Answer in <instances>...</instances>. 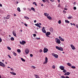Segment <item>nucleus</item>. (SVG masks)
Listing matches in <instances>:
<instances>
[{
    "label": "nucleus",
    "instance_id": "obj_31",
    "mask_svg": "<svg viewBox=\"0 0 78 78\" xmlns=\"http://www.w3.org/2000/svg\"><path fill=\"white\" fill-rule=\"evenodd\" d=\"M7 49H8V50H11V48L8 46L7 47Z\"/></svg>",
    "mask_w": 78,
    "mask_h": 78
},
{
    "label": "nucleus",
    "instance_id": "obj_52",
    "mask_svg": "<svg viewBox=\"0 0 78 78\" xmlns=\"http://www.w3.org/2000/svg\"><path fill=\"white\" fill-rule=\"evenodd\" d=\"M8 56L9 58H11V57L9 55H8Z\"/></svg>",
    "mask_w": 78,
    "mask_h": 78
},
{
    "label": "nucleus",
    "instance_id": "obj_59",
    "mask_svg": "<svg viewBox=\"0 0 78 78\" xmlns=\"http://www.w3.org/2000/svg\"><path fill=\"white\" fill-rule=\"evenodd\" d=\"M34 23H36V20H35L34 21Z\"/></svg>",
    "mask_w": 78,
    "mask_h": 78
},
{
    "label": "nucleus",
    "instance_id": "obj_42",
    "mask_svg": "<svg viewBox=\"0 0 78 78\" xmlns=\"http://www.w3.org/2000/svg\"><path fill=\"white\" fill-rule=\"evenodd\" d=\"M73 9L74 10H76V7H73Z\"/></svg>",
    "mask_w": 78,
    "mask_h": 78
},
{
    "label": "nucleus",
    "instance_id": "obj_14",
    "mask_svg": "<svg viewBox=\"0 0 78 78\" xmlns=\"http://www.w3.org/2000/svg\"><path fill=\"white\" fill-rule=\"evenodd\" d=\"M35 25H36V26H37L38 27H39V28H41V26L39 24V23H37V24H35Z\"/></svg>",
    "mask_w": 78,
    "mask_h": 78
},
{
    "label": "nucleus",
    "instance_id": "obj_36",
    "mask_svg": "<svg viewBox=\"0 0 78 78\" xmlns=\"http://www.w3.org/2000/svg\"><path fill=\"white\" fill-rule=\"evenodd\" d=\"M58 23L59 24H61V20H59L58 21Z\"/></svg>",
    "mask_w": 78,
    "mask_h": 78
},
{
    "label": "nucleus",
    "instance_id": "obj_12",
    "mask_svg": "<svg viewBox=\"0 0 78 78\" xmlns=\"http://www.w3.org/2000/svg\"><path fill=\"white\" fill-rule=\"evenodd\" d=\"M59 38L60 40L61 41H64V39H63L62 38V37H61L59 36Z\"/></svg>",
    "mask_w": 78,
    "mask_h": 78
},
{
    "label": "nucleus",
    "instance_id": "obj_21",
    "mask_svg": "<svg viewBox=\"0 0 78 78\" xmlns=\"http://www.w3.org/2000/svg\"><path fill=\"white\" fill-rule=\"evenodd\" d=\"M65 21L66 23H70V22H69V21H68L67 20H65Z\"/></svg>",
    "mask_w": 78,
    "mask_h": 78
},
{
    "label": "nucleus",
    "instance_id": "obj_58",
    "mask_svg": "<svg viewBox=\"0 0 78 78\" xmlns=\"http://www.w3.org/2000/svg\"><path fill=\"white\" fill-rule=\"evenodd\" d=\"M16 16V15L15 14H14V16L15 17Z\"/></svg>",
    "mask_w": 78,
    "mask_h": 78
},
{
    "label": "nucleus",
    "instance_id": "obj_15",
    "mask_svg": "<svg viewBox=\"0 0 78 78\" xmlns=\"http://www.w3.org/2000/svg\"><path fill=\"white\" fill-rule=\"evenodd\" d=\"M10 73L12 74V75H16V73L14 72H10Z\"/></svg>",
    "mask_w": 78,
    "mask_h": 78
},
{
    "label": "nucleus",
    "instance_id": "obj_18",
    "mask_svg": "<svg viewBox=\"0 0 78 78\" xmlns=\"http://www.w3.org/2000/svg\"><path fill=\"white\" fill-rule=\"evenodd\" d=\"M44 14L45 16H46V17H48V14L47 13H44Z\"/></svg>",
    "mask_w": 78,
    "mask_h": 78
},
{
    "label": "nucleus",
    "instance_id": "obj_7",
    "mask_svg": "<svg viewBox=\"0 0 78 78\" xmlns=\"http://www.w3.org/2000/svg\"><path fill=\"white\" fill-rule=\"evenodd\" d=\"M12 34L14 36H15V37H16V31L13 30L12 31Z\"/></svg>",
    "mask_w": 78,
    "mask_h": 78
},
{
    "label": "nucleus",
    "instance_id": "obj_53",
    "mask_svg": "<svg viewBox=\"0 0 78 78\" xmlns=\"http://www.w3.org/2000/svg\"><path fill=\"white\" fill-rule=\"evenodd\" d=\"M50 30L51 31H53V28L51 29Z\"/></svg>",
    "mask_w": 78,
    "mask_h": 78
},
{
    "label": "nucleus",
    "instance_id": "obj_54",
    "mask_svg": "<svg viewBox=\"0 0 78 78\" xmlns=\"http://www.w3.org/2000/svg\"><path fill=\"white\" fill-rule=\"evenodd\" d=\"M64 10H67V8H66V7H65L64 9Z\"/></svg>",
    "mask_w": 78,
    "mask_h": 78
},
{
    "label": "nucleus",
    "instance_id": "obj_61",
    "mask_svg": "<svg viewBox=\"0 0 78 78\" xmlns=\"http://www.w3.org/2000/svg\"><path fill=\"white\" fill-rule=\"evenodd\" d=\"M52 56H54V53H52Z\"/></svg>",
    "mask_w": 78,
    "mask_h": 78
},
{
    "label": "nucleus",
    "instance_id": "obj_37",
    "mask_svg": "<svg viewBox=\"0 0 78 78\" xmlns=\"http://www.w3.org/2000/svg\"><path fill=\"white\" fill-rule=\"evenodd\" d=\"M27 9H28V10L29 11H31V9L29 8H28Z\"/></svg>",
    "mask_w": 78,
    "mask_h": 78
},
{
    "label": "nucleus",
    "instance_id": "obj_19",
    "mask_svg": "<svg viewBox=\"0 0 78 78\" xmlns=\"http://www.w3.org/2000/svg\"><path fill=\"white\" fill-rule=\"evenodd\" d=\"M67 64L68 66L70 67L72 66V64L70 63H68Z\"/></svg>",
    "mask_w": 78,
    "mask_h": 78
},
{
    "label": "nucleus",
    "instance_id": "obj_24",
    "mask_svg": "<svg viewBox=\"0 0 78 78\" xmlns=\"http://www.w3.org/2000/svg\"><path fill=\"white\" fill-rule=\"evenodd\" d=\"M45 61L48 62V58L47 57H45Z\"/></svg>",
    "mask_w": 78,
    "mask_h": 78
},
{
    "label": "nucleus",
    "instance_id": "obj_49",
    "mask_svg": "<svg viewBox=\"0 0 78 78\" xmlns=\"http://www.w3.org/2000/svg\"><path fill=\"white\" fill-rule=\"evenodd\" d=\"M24 25H25V26H26V27H27L28 26V25L25 23H24Z\"/></svg>",
    "mask_w": 78,
    "mask_h": 78
},
{
    "label": "nucleus",
    "instance_id": "obj_41",
    "mask_svg": "<svg viewBox=\"0 0 78 78\" xmlns=\"http://www.w3.org/2000/svg\"><path fill=\"white\" fill-rule=\"evenodd\" d=\"M47 62H47L45 61V62H44L43 64H47Z\"/></svg>",
    "mask_w": 78,
    "mask_h": 78
},
{
    "label": "nucleus",
    "instance_id": "obj_51",
    "mask_svg": "<svg viewBox=\"0 0 78 78\" xmlns=\"http://www.w3.org/2000/svg\"><path fill=\"white\" fill-rule=\"evenodd\" d=\"M63 13H66V11H65V10H63Z\"/></svg>",
    "mask_w": 78,
    "mask_h": 78
},
{
    "label": "nucleus",
    "instance_id": "obj_55",
    "mask_svg": "<svg viewBox=\"0 0 78 78\" xmlns=\"http://www.w3.org/2000/svg\"><path fill=\"white\" fill-rule=\"evenodd\" d=\"M15 3H16V4H18V3H19V2L16 1V2H15Z\"/></svg>",
    "mask_w": 78,
    "mask_h": 78
},
{
    "label": "nucleus",
    "instance_id": "obj_34",
    "mask_svg": "<svg viewBox=\"0 0 78 78\" xmlns=\"http://www.w3.org/2000/svg\"><path fill=\"white\" fill-rule=\"evenodd\" d=\"M63 70V72L64 73H66V72H67V71L66 69H64V70Z\"/></svg>",
    "mask_w": 78,
    "mask_h": 78
},
{
    "label": "nucleus",
    "instance_id": "obj_13",
    "mask_svg": "<svg viewBox=\"0 0 78 78\" xmlns=\"http://www.w3.org/2000/svg\"><path fill=\"white\" fill-rule=\"evenodd\" d=\"M20 43L21 44H22V45H23V44H26V42H25V41H22V42L21 41H20Z\"/></svg>",
    "mask_w": 78,
    "mask_h": 78
},
{
    "label": "nucleus",
    "instance_id": "obj_45",
    "mask_svg": "<svg viewBox=\"0 0 78 78\" xmlns=\"http://www.w3.org/2000/svg\"><path fill=\"white\" fill-rule=\"evenodd\" d=\"M2 42V38L0 37V42Z\"/></svg>",
    "mask_w": 78,
    "mask_h": 78
},
{
    "label": "nucleus",
    "instance_id": "obj_6",
    "mask_svg": "<svg viewBox=\"0 0 78 78\" xmlns=\"http://www.w3.org/2000/svg\"><path fill=\"white\" fill-rule=\"evenodd\" d=\"M48 51V49L46 48H44V53H47Z\"/></svg>",
    "mask_w": 78,
    "mask_h": 78
},
{
    "label": "nucleus",
    "instance_id": "obj_25",
    "mask_svg": "<svg viewBox=\"0 0 78 78\" xmlns=\"http://www.w3.org/2000/svg\"><path fill=\"white\" fill-rule=\"evenodd\" d=\"M48 19L49 20H51V17L50 16H48L47 17Z\"/></svg>",
    "mask_w": 78,
    "mask_h": 78
},
{
    "label": "nucleus",
    "instance_id": "obj_56",
    "mask_svg": "<svg viewBox=\"0 0 78 78\" xmlns=\"http://www.w3.org/2000/svg\"><path fill=\"white\" fill-rule=\"evenodd\" d=\"M0 6H1V7H2V5L1 3H0Z\"/></svg>",
    "mask_w": 78,
    "mask_h": 78
},
{
    "label": "nucleus",
    "instance_id": "obj_28",
    "mask_svg": "<svg viewBox=\"0 0 78 78\" xmlns=\"http://www.w3.org/2000/svg\"><path fill=\"white\" fill-rule=\"evenodd\" d=\"M31 10H33V11H35V9L33 7H31Z\"/></svg>",
    "mask_w": 78,
    "mask_h": 78
},
{
    "label": "nucleus",
    "instance_id": "obj_57",
    "mask_svg": "<svg viewBox=\"0 0 78 78\" xmlns=\"http://www.w3.org/2000/svg\"><path fill=\"white\" fill-rule=\"evenodd\" d=\"M23 9L24 10H26V8H23Z\"/></svg>",
    "mask_w": 78,
    "mask_h": 78
},
{
    "label": "nucleus",
    "instance_id": "obj_48",
    "mask_svg": "<svg viewBox=\"0 0 78 78\" xmlns=\"http://www.w3.org/2000/svg\"><path fill=\"white\" fill-rule=\"evenodd\" d=\"M36 39L37 40H39V39H41V38H37Z\"/></svg>",
    "mask_w": 78,
    "mask_h": 78
},
{
    "label": "nucleus",
    "instance_id": "obj_9",
    "mask_svg": "<svg viewBox=\"0 0 78 78\" xmlns=\"http://www.w3.org/2000/svg\"><path fill=\"white\" fill-rule=\"evenodd\" d=\"M70 46L71 47L72 50H75V49H76V48H75V46H73V45L71 44Z\"/></svg>",
    "mask_w": 78,
    "mask_h": 78
},
{
    "label": "nucleus",
    "instance_id": "obj_33",
    "mask_svg": "<svg viewBox=\"0 0 78 78\" xmlns=\"http://www.w3.org/2000/svg\"><path fill=\"white\" fill-rule=\"evenodd\" d=\"M71 68L72 69H75V68H76V67H75V66H71Z\"/></svg>",
    "mask_w": 78,
    "mask_h": 78
},
{
    "label": "nucleus",
    "instance_id": "obj_26",
    "mask_svg": "<svg viewBox=\"0 0 78 78\" xmlns=\"http://www.w3.org/2000/svg\"><path fill=\"white\" fill-rule=\"evenodd\" d=\"M17 51L18 53H20V52H21V51H20V50L18 49L17 50Z\"/></svg>",
    "mask_w": 78,
    "mask_h": 78
},
{
    "label": "nucleus",
    "instance_id": "obj_39",
    "mask_svg": "<svg viewBox=\"0 0 78 78\" xmlns=\"http://www.w3.org/2000/svg\"><path fill=\"white\" fill-rule=\"evenodd\" d=\"M61 78H66V77H65V76H62L61 77Z\"/></svg>",
    "mask_w": 78,
    "mask_h": 78
},
{
    "label": "nucleus",
    "instance_id": "obj_47",
    "mask_svg": "<svg viewBox=\"0 0 78 78\" xmlns=\"http://www.w3.org/2000/svg\"><path fill=\"white\" fill-rule=\"evenodd\" d=\"M42 1H43V2H44V3H45L46 1L45 0H42Z\"/></svg>",
    "mask_w": 78,
    "mask_h": 78
},
{
    "label": "nucleus",
    "instance_id": "obj_20",
    "mask_svg": "<svg viewBox=\"0 0 78 78\" xmlns=\"http://www.w3.org/2000/svg\"><path fill=\"white\" fill-rule=\"evenodd\" d=\"M24 18H25V19H26L27 20H28L29 19V18H28L27 16H24Z\"/></svg>",
    "mask_w": 78,
    "mask_h": 78
},
{
    "label": "nucleus",
    "instance_id": "obj_8",
    "mask_svg": "<svg viewBox=\"0 0 78 78\" xmlns=\"http://www.w3.org/2000/svg\"><path fill=\"white\" fill-rule=\"evenodd\" d=\"M42 30L43 33H46V31L45 30V27H43Z\"/></svg>",
    "mask_w": 78,
    "mask_h": 78
},
{
    "label": "nucleus",
    "instance_id": "obj_23",
    "mask_svg": "<svg viewBox=\"0 0 78 78\" xmlns=\"http://www.w3.org/2000/svg\"><path fill=\"white\" fill-rule=\"evenodd\" d=\"M13 55H14V56H16V55H17L16 53H15L14 51H13Z\"/></svg>",
    "mask_w": 78,
    "mask_h": 78
},
{
    "label": "nucleus",
    "instance_id": "obj_35",
    "mask_svg": "<svg viewBox=\"0 0 78 78\" xmlns=\"http://www.w3.org/2000/svg\"><path fill=\"white\" fill-rule=\"evenodd\" d=\"M9 15H8L7 16L6 18V19H9Z\"/></svg>",
    "mask_w": 78,
    "mask_h": 78
},
{
    "label": "nucleus",
    "instance_id": "obj_2",
    "mask_svg": "<svg viewBox=\"0 0 78 78\" xmlns=\"http://www.w3.org/2000/svg\"><path fill=\"white\" fill-rule=\"evenodd\" d=\"M55 42L58 44H60V43H61V41H60V39H55Z\"/></svg>",
    "mask_w": 78,
    "mask_h": 78
},
{
    "label": "nucleus",
    "instance_id": "obj_22",
    "mask_svg": "<svg viewBox=\"0 0 78 78\" xmlns=\"http://www.w3.org/2000/svg\"><path fill=\"white\" fill-rule=\"evenodd\" d=\"M73 19V17H72V16H71L70 17L69 16L68 17V19Z\"/></svg>",
    "mask_w": 78,
    "mask_h": 78
},
{
    "label": "nucleus",
    "instance_id": "obj_43",
    "mask_svg": "<svg viewBox=\"0 0 78 78\" xmlns=\"http://www.w3.org/2000/svg\"><path fill=\"white\" fill-rule=\"evenodd\" d=\"M39 51L41 53V52H42V50L40 49L39 50Z\"/></svg>",
    "mask_w": 78,
    "mask_h": 78
},
{
    "label": "nucleus",
    "instance_id": "obj_46",
    "mask_svg": "<svg viewBox=\"0 0 78 78\" xmlns=\"http://www.w3.org/2000/svg\"><path fill=\"white\" fill-rule=\"evenodd\" d=\"M33 36L34 37H36V34H34Z\"/></svg>",
    "mask_w": 78,
    "mask_h": 78
},
{
    "label": "nucleus",
    "instance_id": "obj_29",
    "mask_svg": "<svg viewBox=\"0 0 78 78\" xmlns=\"http://www.w3.org/2000/svg\"><path fill=\"white\" fill-rule=\"evenodd\" d=\"M17 9L18 11H19V12H20V8L19 7H18L17 8Z\"/></svg>",
    "mask_w": 78,
    "mask_h": 78
},
{
    "label": "nucleus",
    "instance_id": "obj_60",
    "mask_svg": "<svg viewBox=\"0 0 78 78\" xmlns=\"http://www.w3.org/2000/svg\"><path fill=\"white\" fill-rule=\"evenodd\" d=\"M73 25L74 26H75V23H73Z\"/></svg>",
    "mask_w": 78,
    "mask_h": 78
},
{
    "label": "nucleus",
    "instance_id": "obj_50",
    "mask_svg": "<svg viewBox=\"0 0 78 78\" xmlns=\"http://www.w3.org/2000/svg\"><path fill=\"white\" fill-rule=\"evenodd\" d=\"M30 57H33V54H30Z\"/></svg>",
    "mask_w": 78,
    "mask_h": 78
},
{
    "label": "nucleus",
    "instance_id": "obj_11",
    "mask_svg": "<svg viewBox=\"0 0 78 78\" xmlns=\"http://www.w3.org/2000/svg\"><path fill=\"white\" fill-rule=\"evenodd\" d=\"M70 73L69 72H67L64 75H66V76H67L68 75H69Z\"/></svg>",
    "mask_w": 78,
    "mask_h": 78
},
{
    "label": "nucleus",
    "instance_id": "obj_44",
    "mask_svg": "<svg viewBox=\"0 0 78 78\" xmlns=\"http://www.w3.org/2000/svg\"><path fill=\"white\" fill-rule=\"evenodd\" d=\"M58 7L59 8V7H61V5H60V4H59L58 5Z\"/></svg>",
    "mask_w": 78,
    "mask_h": 78
},
{
    "label": "nucleus",
    "instance_id": "obj_10",
    "mask_svg": "<svg viewBox=\"0 0 78 78\" xmlns=\"http://www.w3.org/2000/svg\"><path fill=\"white\" fill-rule=\"evenodd\" d=\"M25 52L27 54H28V53H29V51L28 49L26 48L25 50Z\"/></svg>",
    "mask_w": 78,
    "mask_h": 78
},
{
    "label": "nucleus",
    "instance_id": "obj_30",
    "mask_svg": "<svg viewBox=\"0 0 78 78\" xmlns=\"http://www.w3.org/2000/svg\"><path fill=\"white\" fill-rule=\"evenodd\" d=\"M10 39L11 41H14V37H11L10 38Z\"/></svg>",
    "mask_w": 78,
    "mask_h": 78
},
{
    "label": "nucleus",
    "instance_id": "obj_27",
    "mask_svg": "<svg viewBox=\"0 0 78 78\" xmlns=\"http://www.w3.org/2000/svg\"><path fill=\"white\" fill-rule=\"evenodd\" d=\"M21 59L22 61H23V62H25V60L23 58H21Z\"/></svg>",
    "mask_w": 78,
    "mask_h": 78
},
{
    "label": "nucleus",
    "instance_id": "obj_32",
    "mask_svg": "<svg viewBox=\"0 0 78 78\" xmlns=\"http://www.w3.org/2000/svg\"><path fill=\"white\" fill-rule=\"evenodd\" d=\"M33 4L34 5H35V6H37V4H36V2H33Z\"/></svg>",
    "mask_w": 78,
    "mask_h": 78
},
{
    "label": "nucleus",
    "instance_id": "obj_16",
    "mask_svg": "<svg viewBox=\"0 0 78 78\" xmlns=\"http://www.w3.org/2000/svg\"><path fill=\"white\" fill-rule=\"evenodd\" d=\"M34 75L35 78H39V76L38 75H36V74H34Z\"/></svg>",
    "mask_w": 78,
    "mask_h": 78
},
{
    "label": "nucleus",
    "instance_id": "obj_40",
    "mask_svg": "<svg viewBox=\"0 0 78 78\" xmlns=\"http://www.w3.org/2000/svg\"><path fill=\"white\" fill-rule=\"evenodd\" d=\"M32 67L33 69H36V67L35 66H32Z\"/></svg>",
    "mask_w": 78,
    "mask_h": 78
},
{
    "label": "nucleus",
    "instance_id": "obj_63",
    "mask_svg": "<svg viewBox=\"0 0 78 78\" xmlns=\"http://www.w3.org/2000/svg\"><path fill=\"white\" fill-rule=\"evenodd\" d=\"M11 70H13V69H12V68H11Z\"/></svg>",
    "mask_w": 78,
    "mask_h": 78
},
{
    "label": "nucleus",
    "instance_id": "obj_17",
    "mask_svg": "<svg viewBox=\"0 0 78 78\" xmlns=\"http://www.w3.org/2000/svg\"><path fill=\"white\" fill-rule=\"evenodd\" d=\"M54 56L55 58H58V55L57 54H54Z\"/></svg>",
    "mask_w": 78,
    "mask_h": 78
},
{
    "label": "nucleus",
    "instance_id": "obj_5",
    "mask_svg": "<svg viewBox=\"0 0 78 78\" xmlns=\"http://www.w3.org/2000/svg\"><path fill=\"white\" fill-rule=\"evenodd\" d=\"M59 68L60 69H61V70H63L65 69L64 66H60L59 67Z\"/></svg>",
    "mask_w": 78,
    "mask_h": 78
},
{
    "label": "nucleus",
    "instance_id": "obj_62",
    "mask_svg": "<svg viewBox=\"0 0 78 78\" xmlns=\"http://www.w3.org/2000/svg\"><path fill=\"white\" fill-rule=\"evenodd\" d=\"M70 25H73V24H72V23H70Z\"/></svg>",
    "mask_w": 78,
    "mask_h": 78
},
{
    "label": "nucleus",
    "instance_id": "obj_3",
    "mask_svg": "<svg viewBox=\"0 0 78 78\" xmlns=\"http://www.w3.org/2000/svg\"><path fill=\"white\" fill-rule=\"evenodd\" d=\"M51 33L49 32H48L46 33V36L47 37H50V36H48L49 35H50Z\"/></svg>",
    "mask_w": 78,
    "mask_h": 78
},
{
    "label": "nucleus",
    "instance_id": "obj_1",
    "mask_svg": "<svg viewBox=\"0 0 78 78\" xmlns=\"http://www.w3.org/2000/svg\"><path fill=\"white\" fill-rule=\"evenodd\" d=\"M55 48L57 50H60V51H63V48H62L61 47H59L58 46H55Z\"/></svg>",
    "mask_w": 78,
    "mask_h": 78
},
{
    "label": "nucleus",
    "instance_id": "obj_64",
    "mask_svg": "<svg viewBox=\"0 0 78 78\" xmlns=\"http://www.w3.org/2000/svg\"><path fill=\"white\" fill-rule=\"evenodd\" d=\"M39 25H41V23H39Z\"/></svg>",
    "mask_w": 78,
    "mask_h": 78
},
{
    "label": "nucleus",
    "instance_id": "obj_38",
    "mask_svg": "<svg viewBox=\"0 0 78 78\" xmlns=\"http://www.w3.org/2000/svg\"><path fill=\"white\" fill-rule=\"evenodd\" d=\"M52 69H55V66L53 65V66H52Z\"/></svg>",
    "mask_w": 78,
    "mask_h": 78
},
{
    "label": "nucleus",
    "instance_id": "obj_4",
    "mask_svg": "<svg viewBox=\"0 0 78 78\" xmlns=\"http://www.w3.org/2000/svg\"><path fill=\"white\" fill-rule=\"evenodd\" d=\"M0 66L2 67H5V65L1 62H0Z\"/></svg>",
    "mask_w": 78,
    "mask_h": 78
}]
</instances>
